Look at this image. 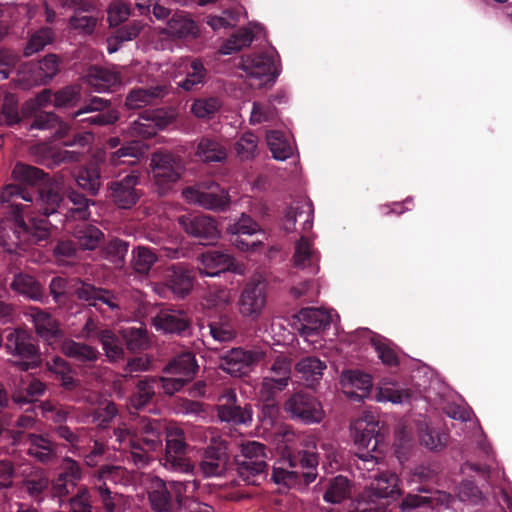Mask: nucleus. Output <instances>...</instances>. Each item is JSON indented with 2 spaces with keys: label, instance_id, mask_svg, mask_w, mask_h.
I'll use <instances>...</instances> for the list:
<instances>
[{
  "label": "nucleus",
  "instance_id": "aec40b11",
  "mask_svg": "<svg viewBox=\"0 0 512 512\" xmlns=\"http://www.w3.org/2000/svg\"><path fill=\"white\" fill-rule=\"evenodd\" d=\"M320 252L315 248L313 239L301 236L294 245L293 263L295 267L311 274L319 271Z\"/></svg>",
  "mask_w": 512,
  "mask_h": 512
},
{
  "label": "nucleus",
  "instance_id": "338daca9",
  "mask_svg": "<svg viewBox=\"0 0 512 512\" xmlns=\"http://www.w3.org/2000/svg\"><path fill=\"white\" fill-rule=\"evenodd\" d=\"M275 116V109L271 103L254 102L250 114L251 124H260L273 119Z\"/></svg>",
  "mask_w": 512,
  "mask_h": 512
},
{
  "label": "nucleus",
  "instance_id": "13d9d810",
  "mask_svg": "<svg viewBox=\"0 0 512 512\" xmlns=\"http://www.w3.org/2000/svg\"><path fill=\"white\" fill-rule=\"evenodd\" d=\"M156 261V254L149 248L140 246L133 251L132 265L139 273H147Z\"/></svg>",
  "mask_w": 512,
  "mask_h": 512
},
{
  "label": "nucleus",
  "instance_id": "79ce46f5",
  "mask_svg": "<svg viewBox=\"0 0 512 512\" xmlns=\"http://www.w3.org/2000/svg\"><path fill=\"white\" fill-rule=\"evenodd\" d=\"M149 499L154 511L166 512L171 505V496L167 485L161 479L152 481V489L149 491Z\"/></svg>",
  "mask_w": 512,
  "mask_h": 512
},
{
  "label": "nucleus",
  "instance_id": "7ed1b4c3",
  "mask_svg": "<svg viewBox=\"0 0 512 512\" xmlns=\"http://www.w3.org/2000/svg\"><path fill=\"white\" fill-rule=\"evenodd\" d=\"M278 55L274 51L250 54L241 61V69L256 88L272 86L279 75Z\"/></svg>",
  "mask_w": 512,
  "mask_h": 512
},
{
  "label": "nucleus",
  "instance_id": "bb28decb",
  "mask_svg": "<svg viewBox=\"0 0 512 512\" xmlns=\"http://www.w3.org/2000/svg\"><path fill=\"white\" fill-rule=\"evenodd\" d=\"M58 72V59L55 55H48L32 71L24 68L20 74L25 86L38 85L51 79Z\"/></svg>",
  "mask_w": 512,
  "mask_h": 512
},
{
  "label": "nucleus",
  "instance_id": "4c0bfd02",
  "mask_svg": "<svg viewBox=\"0 0 512 512\" xmlns=\"http://www.w3.org/2000/svg\"><path fill=\"white\" fill-rule=\"evenodd\" d=\"M375 399L377 402L402 404L410 399V394L406 390L397 388L393 382L383 381L377 387Z\"/></svg>",
  "mask_w": 512,
  "mask_h": 512
},
{
  "label": "nucleus",
  "instance_id": "09e8293b",
  "mask_svg": "<svg viewBox=\"0 0 512 512\" xmlns=\"http://www.w3.org/2000/svg\"><path fill=\"white\" fill-rule=\"evenodd\" d=\"M123 338L129 350H143L149 346V339L146 329L140 325L138 327L131 326L121 331Z\"/></svg>",
  "mask_w": 512,
  "mask_h": 512
},
{
  "label": "nucleus",
  "instance_id": "f3484780",
  "mask_svg": "<svg viewBox=\"0 0 512 512\" xmlns=\"http://www.w3.org/2000/svg\"><path fill=\"white\" fill-rule=\"evenodd\" d=\"M291 379V362L283 355L274 360L269 375L263 378L260 394L270 399L276 392L282 391Z\"/></svg>",
  "mask_w": 512,
  "mask_h": 512
},
{
  "label": "nucleus",
  "instance_id": "c756f323",
  "mask_svg": "<svg viewBox=\"0 0 512 512\" xmlns=\"http://www.w3.org/2000/svg\"><path fill=\"white\" fill-rule=\"evenodd\" d=\"M86 83L96 92H106L121 83L120 75L115 70L93 67L89 70Z\"/></svg>",
  "mask_w": 512,
  "mask_h": 512
},
{
  "label": "nucleus",
  "instance_id": "ea45409f",
  "mask_svg": "<svg viewBox=\"0 0 512 512\" xmlns=\"http://www.w3.org/2000/svg\"><path fill=\"white\" fill-rule=\"evenodd\" d=\"M62 352L71 358H74L81 362H93L98 358V351L93 347L77 343L73 340H66L62 343L61 346Z\"/></svg>",
  "mask_w": 512,
  "mask_h": 512
},
{
  "label": "nucleus",
  "instance_id": "a211bd4d",
  "mask_svg": "<svg viewBox=\"0 0 512 512\" xmlns=\"http://www.w3.org/2000/svg\"><path fill=\"white\" fill-rule=\"evenodd\" d=\"M267 453L263 444L248 441L241 444V458L238 459L239 471L242 475H257L267 467Z\"/></svg>",
  "mask_w": 512,
  "mask_h": 512
},
{
  "label": "nucleus",
  "instance_id": "2eb2a0df",
  "mask_svg": "<svg viewBox=\"0 0 512 512\" xmlns=\"http://www.w3.org/2000/svg\"><path fill=\"white\" fill-rule=\"evenodd\" d=\"M98 480L103 481V484L97 485V490L106 511L115 512L123 503V497L117 492L112 495L107 482L126 483L128 480L126 470L120 466H105L100 470Z\"/></svg>",
  "mask_w": 512,
  "mask_h": 512
},
{
  "label": "nucleus",
  "instance_id": "ddd939ff",
  "mask_svg": "<svg viewBox=\"0 0 512 512\" xmlns=\"http://www.w3.org/2000/svg\"><path fill=\"white\" fill-rule=\"evenodd\" d=\"M176 118L173 110L146 111L135 120L128 130L130 136L149 138L164 129Z\"/></svg>",
  "mask_w": 512,
  "mask_h": 512
},
{
  "label": "nucleus",
  "instance_id": "2f4dec72",
  "mask_svg": "<svg viewBox=\"0 0 512 512\" xmlns=\"http://www.w3.org/2000/svg\"><path fill=\"white\" fill-rule=\"evenodd\" d=\"M167 277L168 286L176 297L183 298L192 290V277L184 268L180 266L172 267Z\"/></svg>",
  "mask_w": 512,
  "mask_h": 512
},
{
  "label": "nucleus",
  "instance_id": "052dcab7",
  "mask_svg": "<svg viewBox=\"0 0 512 512\" xmlns=\"http://www.w3.org/2000/svg\"><path fill=\"white\" fill-rule=\"evenodd\" d=\"M31 128L37 129H55L56 137H63L69 130L67 124L61 122L54 114H41L37 117Z\"/></svg>",
  "mask_w": 512,
  "mask_h": 512
},
{
  "label": "nucleus",
  "instance_id": "e2e57ef3",
  "mask_svg": "<svg viewBox=\"0 0 512 512\" xmlns=\"http://www.w3.org/2000/svg\"><path fill=\"white\" fill-rule=\"evenodd\" d=\"M47 367L49 371L60 376L62 385L65 388L71 389L74 386L71 368L62 358L54 357L51 361L47 362Z\"/></svg>",
  "mask_w": 512,
  "mask_h": 512
},
{
  "label": "nucleus",
  "instance_id": "de8ad7c7",
  "mask_svg": "<svg viewBox=\"0 0 512 512\" xmlns=\"http://www.w3.org/2000/svg\"><path fill=\"white\" fill-rule=\"evenodd\" d=\"M97 337L102 344L108 360L117 361L123 357L124 349L119 339L111 330H103L97 335Z\"/></svg>",
  "mask_w": 512,
  "mask_h": 512
},
{
  "label": "nucleus",
  "instance_id": "72a5a7b5",
  "mask_svg": "<svg viewBox=\"0 0 512 512\" xmlns=\"http://www.w3.org/2000/svg\"><path fill=\"white\" fill-rule=\"evenodd\" d=\"M62 466L63 472L54 483V488L59 495L69 493V486H74L81 477L80 468L74 460L65 459Z\"/></svg>",
  "mask_w": 512,
  "mask_h": 512
},
{
  "label": "nucleus",
  "instance_id": "f03ea898",
  "mask_svg": "<svg viewBox=\"0 0 512 512\" xmlns=\"http://www.w3.org/2000/svg\"><path fill=\"white\" fill-rule=\"evenodd\" d=\"M115 436L122 450H129L135 465L143 467L152 459L151 452L158 450L162 445L161 429L158 422H149L143 427L142 443L140 446L134 432L123 425L115 430Z\"/></svg>",
  "mask_w": 512,
  "mask_h": 512
},
{
  "label": "nucleus",
  "instance_id": "774afa93",
  "mask_svg": "<svg viewBox=\"0 0 512 512\" xmlns=\"http://www.w3.org/2000/svg\"><path fill=\"white\" fill-rule=\"evenodd\" d=\"M80 97V89L77 86H69L54 94L55 107L73 106Z\"/></svg>",
  "mask_w": 512,
  "mask_h": 512
},
{
  "label": "nucleus",
  "instance_id": "3c124183",
  "mask_svg": "<svg viewBox=\"0 0 512 512\" xmlns=\"http://www.w3.org/2000/svg\"><path fill=\"white\" fill-rule=\"evenodd\" d=\"M221 101L217 97L198 98L191 105V113L199 119H209L220 109Z\"/></svg>",
  "mask_w": 512,
  "mask_h": 512
},
{
  "label": "nucleus",
  "instance_id": "39448f33",
  "mask_svg": "<svg viewBox=\"0 0 512 512\" xmlns=\"http://www.w3.org/2000/svg\"><path fill=\"white\" fill-rule=\"evenodd\" d=\"M186 202L208 210L223 211L230 204L228 192L215 182H203L182 191Z\"/></svg>",
  "mask_w": 512,
  "mask_h": 512
},
{
  "label": "nucleus",
  "instance_id": "4d7b16f0",
  "mask_svg": "<svg viewBox=\"0 0 512 512\" xmlns=\"http://www.w3.org/2000/svg\"><path fill=\"white\" fill-rule=\"evenodd\" d=\"M349 494V482L344 476L335 477L329 484L324 499L330 503H339Z\"/></svg>",
  "mask_w": 512,
  "mask_h": 512
},
{
  "label": "nucleus",
  "instance_id": "6e6552de",
  "mask_svg": "<svg viewBox=\"0 0 512 512\" xmlns=\"http://www.w3.org/2000/svg\"><path fill=\"white\" fill-rule=\"evenodd\" d=\"M150 168L160 193L167 192L171 185L180 179L184 171L181 159L170 153H154Z\"/></svg>",
  "mask_w": 512,
  "mask_h": 512
},
{
  "label": "nucleus",
  "instance_id": "58836bf2",
  "mask_svg": "<svg viewBox=\"0 0 512 512\" xmlns=\"http://www.w3.org/2000/svg\"><path fill=\"white\" fill-rule=\"evenodd\" d=\"M267 145L277 160H286L293 153V147L280 131H269L266 134Z\"/></svg>",
  "mask_w": 512,
  "mask_h": 512
},
{
  "label": "nucleus",
  "instance_id": "49530a36",
  "mask_svg": "<svg viewBox=\"0 0 512 512\" xmlns=\"http://www.w3.org/2000/svg\"><path fill=\"white\" fill-rule=\"evenodd\" d=\"M451 501L452 498L449 494L440 491L435 492L434 495L430 497L408 495L401 503V510L408 511L425 503L433 504L434 502H436V504L449 506Z\"/></svg>",
  "mask_w": 512,
  "mask_h": 512
},
{
  "label": "nucleus",
  "instance_id": "864d4df0",
  "mask_svg": "<svg viewBox=\"0 0 512 512\" xmlns=\"http://www.w3.org/2000/svg\"><path fill=\"white\" fill-rule=\"evenodd\" d=\"M235 150L241 160L254 158L258 151L257 136L251 132L244 133L235 143Z\"/></svg>",
  "mask_w": 512,
  "mask_h": 512
},
{
  "label": "nucleus",
  "instance_id": "680f3d73",
  "mask_svg": "<svg viewBox=\"0 0 512 512\" xmlns=\"http://www.w3.org/2000/svg\"><path fill=\"white\" fill-rule=\"evenodd\" d=\"M53 33L49 28H43L35 32L29 38V41L25 47L24 54L30 56L44 49L46 45L51 43Z\"/></svg>",
  "mask_w": 512,
  "mask_h": 512
},
{
  "label": "nucleus",
  "instance_id": "9d476101",
  "mask_svg": "<svg viewBox=\"0 0 512 512\" xmlns=\"http://www.w3.org/2000/svg\"><path fill=\"white\" fill-rule=\"evenodd\" d=\"M264 357L265 353L260 348L237 347L227 351L221 357L220 367L231 376L242 377L253 371Z\"/></svg>",
  "mask_w": 512,
  "mask_h": 512
},
{
  "label": "nucleus",
  "instance_id": "c85d7f7f",
  "mask_svg": "<svg viewBox=\"0 0 512 512\" xmlns=\"http://www.w3.org/2000/svg\"><path fill=\"white\" fill-rule=\"evenodd\" d=\"M64 190L65 187L62 181H54L41 191L37 205L43 214L49 215L61 209L63 203L62 193Z\"/></svg>",
  "mask_w": 512,
  "mask_h": 512
},
{
  "label": "nucleus",
  "instance_id": "20e7f679",
  "mask_svg": "<svg viewBox=\"0 0 512 512\" xmlns=\"http://www.w3.org/2000/svg\"><path fill=\"white\" fill-rule=\"evenodd\" d=\"M301 323L299 332L306 342L315 349L321 348L322 333L336 320L338 314L334 310L323 308H305L299 312Z\"/></svg>",
  "mask_w": 512,
  "mask_h": 512
},
{
  "label": "nucleus",
  "instance_id": "a19ab883",
  "mask_svg": "<svg viewBox=\"0 0 512 512\" xmlns=\"http://www.w3.org/2000/svg\"><path fill=\"white\" fill-rule=\"evenodd\" d=\"M167 36L171 37H186V36H197L198 27L196 23L185 16L176 15L173 16L166 27Z\"/></svg>",
  "mask_w": 512,
  "mask_h": 512
},
{
  "label": "nucleus",
  "instance_id": "4be33fe9",
  "mask_svg": "<svg viewBox=\"0 0 512 512\" xmlns=\"http://www.w3.org/2000/svg\"><path fill=\"white\" fill-rule=\"evenodd\" d=\"M189 323L184 312L174 309H162L152 318L153 327L164 334H180Z\"/></svg>",
  "mask_w": 512,
  "mask_h": 512
},
{
  "label": "nucleus",
  "instance_id": "c03bdc74",
  "mask_svg": "<svg viewBox=\"0 0 512 512\" xmlns=\"http://www.w3.org/2000/svg\"><path fill=\"white\" fill-rule=\"evenodd\" d=\"M196 155L205 162H219L226 158V150L216 141L203 138L200 140Z\"/></svg>",
  "mask_w": 512,
  "mask_h": 512
},
{
  "label": "nucleus",
  "instance_id": "cd10ccee",
  "mask_svg": "<svg viewBox=\"0 0 512 512\" xmlns=\"http://www.w3.org/2000/svg\"><path fill=\"white\" fill-rule=\"evenodd\" d=\"M75 294L79 299L89 302L92 306L103 303L112 310L118 308L116 298L111 292L104 289H96L90 284L78 283L75 287Z\"/></svg>",
  "mask_w": 512,
  "mask_h": 512
},
{
  "label": "nucleus",
  "instance_id": "5fc2aeb1",
  "mask_svg": "<svg viewBox=\"0 0 512 512\" xmlns=\"http://www.w3.org/2000/svg\"><path fill=\"white\" fill-rule=\"evenodd\" d=\"M28 453L40 461H46L53 452L51 441L43 436L30 435Z\"/></svg>",
  "mask_w": 512,
  "mask_h": 512
},
{
  "label": "nucleus",
  "instance_id": "e433bc0d",
  "mask_svg": "<svg viewBox=\"0 0 512 512\" xmlns=\"http://www.w3.org/2000/svg\"><path fill=\"white\" fill-rule=\"evenodd\" d=\"M218 416L221 421L247 425L252 421V409L250 406L241 408L235 405L221 404L218 408Z\"/></svg>",
  "mask_w": 512,
  "mask_h": 512
},
{
  "label": "nucleus",
  "instance_id": "a878e982",
  "mask_svg": "<svg viewBox=\"0 0 512 512\" xmlns=\"http://www.w3.org/2000/svg\"><path fill=\"white\" fill-rule=\"evenodd\" d=\"M224 443L212 438V445L207 447L200 463V471L204 477L219 476L225 470Z\"/></svg>",
  "mask_w": 512,
  "mask_h": 512
},
{
  "label": "nucleus",
  "instance_id": "0e129e2a",
  "mask_svg": "<svg viewBox=\"0 0 512 512\" xmlns=\"http://www.w3.org/2000/svg\"><path fill=\"white\" fill-rule=\"evenodd\" d=\"M154 383L153 379H145L139 381L137 385V392L131 399V404L139 409L150 401L154 395Z\"/></svg>",
  "mask_w": 512,
  "mask_h": 512
},
{
  "label": "nucleus",
  "instance_id": "4468645a",
  "mask_svg": "<svg viewBox=\"0 0 512 512\" xmlns=\"http://www.w3.org/2000/svg\"><path fill=\"white\" fill-rule=\"evenodd\" d=\"M313 204L309 199L294 201L285 211L281 227L287 233L307 232L313 227Z\"/></svg>",
  "mask_w": 512,
  "mask_h": 512
},
{
  "label": "nucleus",
  "instance_id": "8fccbe9b",
  "mask_svg": "<svg viewBox=\"0 0 512 512\" xmlns=\"http://www.w3.org/2000/svg\"><path fill=\"white\" fill-rule=\"evenodd\" d=\"M253 33L248 28L240 29L237 33L232 35L226 42L221 46L220 53L223 55H229L247 47L253 41Z\"/></svg>",
  "mask_w": 512,
  "mask_h": 512
},
{
  "label": "nucleus",
  "instance_id": "f8f14e48",
  "mask_svg": "<svg viewBox=\"0 0 512 512\" xmlns=\"http://www.w3.org/2000/svg\"><path fill=\"white\" fill-rule=\"evenodd\" d=\"M285 411L305 424L320 423L325 416L321 403L314 397L297 393L285 403Z\"/></svg>",
  "mask_w": 512,
  "mask_h": 512
},
{
  "label": "nucleus",
  "instance_id": "c9c22d12",
  "mask_svg": "<svg viewBox=\"0 0 512 512\" xmlns=\"http://www.w3.org/2000/svg\"><path fill=\"white\" fill-rule=\"evenodd\" d=\"M75 180L80 188L96 195L101 187L100 169L98 165L91 164L82 168L76 175Z\"/></svg>",
  "mask_w": 512,
  "mask_h": 512
},
{
  "label": "nucleus",
  "instance_id": "a18cd8bd",
  "mask_svg": "<svg viewBox=\"0 0 512 512\" xmlns=\"http://www.w3.org/2000/svg\"><path fill=\"white\" fill-rule=\"evenodd\" d=\"M398 477L393 473H382L375 478L371 487L377 497L386 498L399 494Z\"/></svg>",
  "mask_w": 512,
  "mask_h": 512
},
{
  "label": "nucleus",
  "instance_id": "0eeeda50",
  "mask_svg": "<svg viewBox=\"0 0 512 512\" xmlns=\"http://www.w3.org/2000/svg\"><path fill=\"white\" fill-rule=\"evenodd\" d=\"M187 449L183 431L176 426L167 428L165 455L162 465L169 470L192 473L194 465L184 456Z\"/></svg>",
  "mask_w": 512,
  "mask_h": 512
},
{
  "label": "nucleus",
  "instance_id": "dca6fc26",
  "mask_svg": "<svg viewBox=\"0 0 512 512\" xmlns=\"http://www.w3.org/2000/svg\"><path fill=\"white\" fill-rule=\"evenodd\" d=\"M260 231V225L245 213H242L238 219L230 223L226 229L227 234L231 236V244L243 252L257 251L263 246V242L253 241L248 243L241 238V235H254Z\"/></svg>",
  "mask_w": 512,
  "mask_h": 512
},
{
  "label": "nucleus",
  "instance_id": "473e14b6",
  "mask_svg": "<svg viewBox=\"0 0 512 512\" xmlns=\"http://www.w3.org/2000/svg\"><path fill=\"white\" fill-rule=\"evenodd\" d=\"M32 319L38 335L50 344L59 337L58 323L48 313L36 311L32 314Z\"/></svg>",
  "mask_w": 512,
  "mask_h": 512
},
{
  "label": "nucleus",
  "instance_id": "1a4fd4ad",
  "mask_svg": "<svg viewBox=\"0 0 512 512\" xmlns=\"http://www.w3.org/2000/svg\"><path fill=\"white\" fill-rule=\"evenodd\" d=\"M5 347L15 358L14 363L22 370H28L40 362L38 350L33 344L31 336L24 330L10 331Z\"/></svg>",
  "mask_w": 512,
  "mask_h": 512
},
{
  "label": "nucleus",
  "instance_id": "412c9836",
  "mask_svg": "<svg viewBox=\"0 0 512 512\" xmlns=\"http://www.w3.org/2000/svg\"><path fill=\"white\" fill-rule=\"evenodd\" d=\"M166 71L170 73L171 78H177L183 73L186 74L185 79L178 83L179 87L186 91H190L195 86L202 84L206 75L205 68L199 60H192L189 63L181 60L169 66Z\"/></svg>",
  "mask_w": 512,
  "mask_h": 512
},
{
  "label": "nucleus",
  "instance_id": "9b49d317",
  "mask_svg": "<svg viewBox=\"0 0 512 512\" xmlns=\"http://www.w3.org/2000/svg\"><path fill=\"white\" fill-rule=\"evenodd\" d=\"M239 313L250 320H257L267 305L266 284L262 277L253 278L245 285L238 300Z\"/></svg>",
  "mask_w": 512,
  "mask_h": 512
},
{
  "label": "nucleus",
  "instance_id": "6e6d98bb",
  "mask_svg": "<svg viewBox=\"0 0 512 512\" xmlns=\"http://www.w3.org/2000/svg\"><path fill=\"white\" fill-rule=\"evenodd\" d=\"M147 150V146L140 141H132L126 146L121 147L116 152L112 153L109 161L112 165L117 166L122 163H126L122 158L131 157L138 158L143 155Z\"/></svg>",
  "mask_w": 512,
  "mask_h": 512
},
{
  "label": "nucleus",
  "instance_id": "f704fd0d",
  "mask_svg": "<svg viewBox=\"0 0 512 512\" xmlns=\"http://www.w3.org/2000/svg\"><path fill=\"white\" fill-rule=\"evenodd\" d=\"M295 369L307 383L313 384L322 377L326 364L316 357H306L296 364Z\"/></svg>",
  "mask_w": 512,
  "mask_h": 512
},
{
  "label": "nucleus",
  "instance_id": "423d86ee",
  "mask_svg": "<svg viewBox=\"0 0 512 512\" xmlns=\"http://www.w3.org/2000/svg\"><path fill=\"white\" fill-rule=\"evenodd\" d=\"M378 422L372 415H364L351 424V435L355 446L357 447V455L365 462L375 459L373 452L378 447Z\"/></svg>",
  "mask_w": 512,
  "mask_h": 512
},
{
  "label": "nucleus",
  "instance_id": "603ef678",
  "mask_svg": "<svg viewBox=\"0 0 512 512\" xmlns=\"http://www.w3.org/2000/svg\"><path fill=\"white\" fill-rule=\"evenodd\" d=\"M46 386L38 379H32L26 387L13 394V400L19 405L33 402L45 392Z\"/></svg>",
  "mask_w": 512,
  "mask_h": 512
},
{
  "label": "nucleus",
  "instance_id": "6ab92c4d",
  "mask_svg": "<svg viewBox=\"0 0 512 512\" xmlns=\"http://www.w3.org/2000/svg\"><path fill=\"white\" fill-rule=\"evenodd\" d=\"M178 222L183 230L196 238L213 241L219 238L220 231L214 218L208 215H184Z\"/></svg>",
  "mask_w": 512,
  "mask_h": 512
},
{
  "label": "nucleus",
  "instance_id": "37998d69",
  "mask_svg": "<svg viewBox=\"0 0 512 512\" xmlns=\"http://www.w3.org/2000/svg\"><path fill=\"white\" fill-rule=\"evenodd\" d=\"M164 93L165 88L163 87L136 89L129 93L125 104L129 109H139L150 104L153 99L162 96Z\"/></svg>",
  "mask_w": 512,
  "mask_h": 512
},
{
  "label": "nucleus",
  "instance_id": "5701e85b",
  "mask_svg": "<svg viewBox=\"0 0 512 512\" xmlns=\"http://www.w3.org/2000/svg\"><path fill=\"white\" fill-rule=\"evenodd\" d=\"M234 269V259L222 251H207L199 257L198 271L203 276L215 277Z\"/></svg>",
  "mask_w": 512,
  "mask_h": 512
},
{
  "label": "nucleus",
  "instance_id": "b1692460",
  "mask_svg": "<svg viewBox=\"0 0 512 512\" xmlns=\"http://www.w3.org/2000/svg\"><path fill=\"white\" fill-rule=\"evenodd\" d=\"M341 385L343 392L348 397L362 400L370 394L373 384L370 375L357 370H349L342 373Z\"/></svg>",
  "mask_w": 512,
  "mask_h": 512
},
{
  "label": "nucleus",
  "instance_id": "393cba45",
  "mask_svg": "<svg viewBox=\"0 0 512 512\" xmlns=\"http://www.w3.org/2000/svg\"><path fill=\"white\" fill-rule=\"evenodd\" d=\"M137 183L138 176L130 174L110 184L111 198L119 208H130L137 202L139 197L135 189Z\"/></svg>",
  "mask_w": 512,
  "mask_h": 512
},
{
  "label": "nucleus",
  "instance_id": "7c9ffc66",
  "mask_svg": "<svg viewBox=\"0 0 512 512\" xmlns=\"http://www.w3.org/2000/svg\"><path fill=\"white\" fill-rule=\"evenodd\" d=\"M197 368L198 366L194 355L190 352H185L174 358L166 367L165 372L173 376H178L188 382L194 377Z\"/></svg>",
  "mask_w": 512,
  "mask_h": 512
},
{
  "label": "nucleus",
  "instance_id": "f257e3e1",
  "mask_svg": "<svg viewBox=\"0 0 512 512\" xmlns=\"http://www.w3.org/2000/svg\"><path fill=\"white\" fill-rule=\"evenodd\" d=\"M20 200L25 202H32L33 198L30 193L21 189L17 185H7L0 194V201L2 203H9L14 214L15 231L14 235L17 240L26 241H41L48 238L50 235V225L46 219L32 218L29 225L24 220V215L28 214V205H23Z\"/></svg>",
  "mask_w": 512,
  "mask_h": 512
},
{
  "label": "nucleus",
  "instance_id": "bf43d9fd",
  "mask_svg": "<svg viewBox=\"0 0 512 512\" xmlns=\"http://www.w3.org/2000/svg\"><path fill=\"white\" fill-rule=\"evenodd\" d=\"M79 246L84 250L95 249L103 238V233L96 227L86 226L76 232Z\"/></svg>",
  "mask_w": 512,
  "mask_h": 512
},
{
  "label": "nucleus",
  "instance_id": "69168bd1",
  "mask_svg": "<svg viewBox=\"0 0 512 512\" xmlns=\"http://www.w3.org/2000/svg\"><path fill=\"white\" fill-rule=\"evenodd\" d=\"M11 285L12 288L18 293L24 294L31 298L35 297L39 292L36 281L29 275H16Z\"/></svg>",
  "mask_w": 512,
  "mask_h": 512
}]
</instances>
